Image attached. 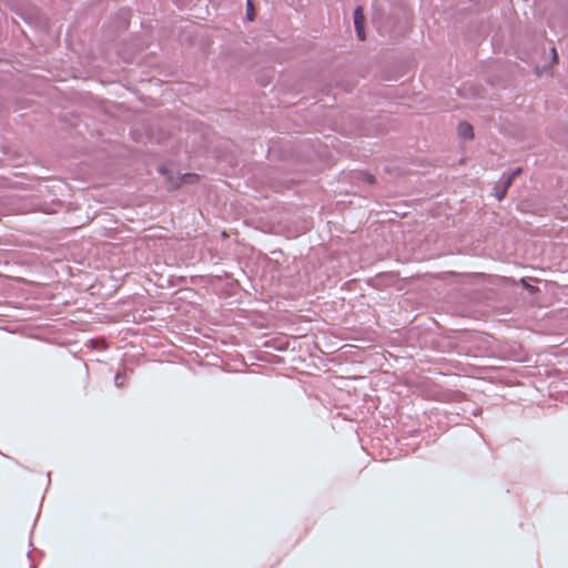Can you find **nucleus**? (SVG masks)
<instances>
[{"mask_svg": "<svg viewBox=\"0 0 568 568\" xmlns=\"http://www.w3.org/2000/svg\"><path fill=\"white\" fill-rule=\"evenodd\" d=\"M354 26L356 30L357 38L361 41L365 40V31H364V13L362 7H357L354 10Z\"/></svg>", "mask_w": 568, "mask_h": 568, "instance_id": "nucleus-1", "label": "nucleus"}, {"mask_svg": "<svg viewBox=\"0 0 568 568\" xmlns=\"http://www.w3.org/2000/svg\"><path fill=\"white\" fill-rule=\"evenodd\" d=\"M511 184H513L511 176H507L506 173H504L495 186L496 199L498 201H501L505 197L507 190Z\"/></svg>", "mask_w": 568, "mask_h": 568, "instance_id": "nucleus-2", "label": "nucleus"}, {"mask_svg": "<svg viewBox=\"0 0 568 568\" xmlns=\"http://www.w3.org/2000/svg\"><path fill=\"white\" fill-rule=\"evenodd\" d=\"M458 134L464 139H473L474 129L468 122H460L458 124Z\"/></svg>", "mask_w": 568, "mask_h": 568, "instance_id": "nucleus-3", "label": "nucleus"}, {"mask_svg": "<svg viewBox=\"0 0 568 568\" xmlns=\"http://www.w3.org/2000/svg\"><path fill=\"white\" fill-rule=\"evenodd\" d=\"M246 17L248 20L254 19V6L251 0H247V2H246Z\"/></svg>", "mask_w": 568, "mask_h": 568, "instance_id": "nucleus-4", "label": "nucleus"}, {"mask_svg": "<svg viewBox=\"0 0 568 568\" xmlns=\"http://www.w3.org/2000/svg\"><path fill=\"white\" fill-rule=\"evenodd\" d=\"M521 172V169L520 168H517L516 170H514L513 172L506 174L507 176H511V181L515 180V178Z\"/></svg>", "mask_w": 568, "mask_h": 568, "instance_id": "nucleus-5", "label": "nucleus"}, {"mask_svg": "<svg viewBox=\"0 0 568 568\" xmlns=\"http://www.w3.org/2000/svg\"><path fill=\"white\" fill-rule=\"evenodd\" d=\"M524 284H525V287L530 292V293H535L538 291V288L534 285H530V284H527L525 281H524Z\"/></svg>", "mask_w": 568, "mask_h": 568, "instance_id": "nucleus-6", "label": "nucleus"}, {"mask_svg": "<svg viewBox=\"0 0 568 568\" xmlns=\"http://www.w3.org/2000/svg\"><path fill=\"white\" fill-rule=\"evenodd\" d=\"M365 181L373 184V183H375V176L372 174H366Z\"/></svg>", "mask_w": 568, "mask_h": 568, "instance_id": "nucleus-7", "label": "nucleus"}, {"mask_svg": "<svg viewBox=\"0 0 568 568\" xmlns=\"http://www.w3.org/2000/svg\"><path fill=\"white\" fill-rule=\"evenodd\" d=\"M121 378H122V375H121L120 373H118V374L115 375V385H116L118 387H121V386H122Z\"/></svg>", "mask_w": 568, "mask_h": 568, "instance_id": "nucleus-8", "label": "nucleus"}, {"mask_svg": "<svg viewBox=\"0 0 568 568\" xmlns=\"http://www.w3.org/2000/svg\"><path fill=\"white\" fill-rule=\"evenodd\" d=\"M552 52H554V59H557V53H556V49L552 48Z\"/></svg>", "mask_w": 568, "mask_h": 568, "instance_id": "nucleus-9", "label": "nucleus"}]
</instances>
